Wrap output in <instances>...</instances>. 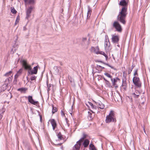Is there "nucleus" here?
Instances as JSON below:
<instances>
[{
	"instance_id": "obj_37",
	"label": "nucleus",
	"mask_w": 150,
	"mask_h": 150,
	"mask_svg": "<svg viewBox=\"0 0 150 150\" xmlns=\"http://www.w3.org/2000/svg\"><path fill=\"white\" fill-rule=\"evenodd\" d=\"M17 78L16 77L14 78L13 81V85H16L17 84Z\"/></svg>"
},
{
	"instance_id": "obj_13",
	"label": "nucleus",
	"mask_w": 150,
	"mask_h": 150,
	"mask_svg": "<svg viewBox=\"0 0 150 150\" xmlns=\"http://www.w3.org/2000/svg\"><path fill=\"white\" fill-rule=\"evenodd\" d=\"M49 121L51 124L53 130H54L57 127V124L55 120L54 119H51L49 120Z\"/></svg>"
},
{
	"instance_id": "obj_35",
	"label": "nucleus",
	"mask_w": 150,
	"mask_h": 150,
	"mask_svg": "<svg viewBox=\"0 0 150 150\" xmlns=\"http://www.w3.org/2000/svg\"><path fill=\"white\" fill-rule=\"evenodd\" d=\"M92 35H93V32H90L88 34V36L89 37V38L88 39V41H89L90 40V39H91V38L92 37Z\"/></svg>"
},
{
	"instance_id": "obj_25",
	"label": "nucleus",
	"mask_w": 150,
	"mask_h": 150,
	"mask_svg": "<svg viewBox=\"0 0 150 150\" xmlns=\"http://www.w3.org/2000/svg\"><path fill=\"white\" fill-rule=\"evenodd\" d=\"M57 136L59 139L61 140L64 139V138L62 136L60 132H59L57 134Z\"/></svg>"
},
{
	"instance_id": "obj_27",
	"label": "nucleus",
	"mask_w": 150,
	"mask_h": 150,
	"mask_svg": "<svg viewBox=\"0 0 150 150\" xmlns=\"http://www.w3.org/2000/svg\"><path fill=\"white\" fill-rule=\"evenodd\" d=\"M52 114H53L54 113L56 112L57 111V109L56 108L54 107V106L53 105H52Z\"/></svg>"
},
{
	"instance_id": "obj_50",
	"label": "nucleus",
	"mask_w": 150,
	"mask_h": 150,
	"mask_svg": "<svg viewBox=\"0 0 150 150\" xmlns=\"http://www.w3.org/2000/svg\"><path fill=\"white\" fill-rule=\"evenodd\" d=\"M26 25L25 26H24L23 27V30L24 31H25L27 30V29L26 27Z\"/></svg>"
},
{
	"instance_id": "obj_8",
	"label": "nucleus",
	"mask_w": 150,
	"mask_h": 150,
	"mask_svg": "<svg viewBox=\"0 0 150 150\" xmlns=\"http://www.w3.org/2000/svg\"><path fill=\"white\" fill-rule=\"evenodd\" d=\"M113 26L115 28L117 31L121 32L122 30V27L118 22L115 21L113 24Z\"/></svg>"
},
{
	"instance_id": "obj_14",
	"label": "nucleus",
	"mask_w": 150,
	"mask_h": 150,
	"mask_svg": "<svg viewBox=\"0 0 150 150\" xmlns=\"http://www.w3.org/2000/svg\"><path fill=\"white\" fill-rule=\"evenodd\" d=\"M82 143V145L83 146L84 148H86L88 147L89 143L90 141L88 139H86L83 141Z\"/></svg>"
},
{
	"instance_id": "obj_31",
	"label": "nucleus",
	"mask_w": 150,
	"mask_h": 150,
	"mask_svg": "<svg viewBox=\"0 0 150 150\" xmlns=\"http://www.w3.org/2000/svg\"><path fill=\"white\" fill-rule=\"evenodd\" d=\"M20 20V16L19 15H18L16 18V20L15 24H14V25H16L17 23H18L19 22V21Z\"/></svg>"
},
{
	"instance_id": "obj_61",
	"label": "nucleus",
	"mask_w": 150,
	"mask_h": 150,
	"mask_svg": "<svg viewBox=\"0 0 150 150\" xmlns=\"http://www.w3.org/2000/svg\"><path fill=\"white\" fill-rule=\"evenodd\" d=\"M94 150H97L96 149V148L95 147V146H94Z\"/></svg>"
},
{
	"instance_id": "obj_43",
	"label": "nucleus",
	"mask_w": 150,
	"mask_h": 150,
	"mask_svg": "<svg viewBox=\"0 0 150 150\" xmlns=\"http://www.w3.org/2000/svg\"><path fill=\"white\" fill-rule=\"evenodd\" d=\"M4 111L2 112L1 113H0V120H1L3 117V114L4 112Z\"/></svg>"
},
{
	"instance_id": "obj_1",
	"label": "nucleus",
	"mask_w": 150,
	"mask_h": 150,
	"mask_svg": "<svg viewBox=\"0 0 150 150\" xmlns=\"http://www.w3.org/2000/svg\"><path fill=\"white\" fill-rule=\"evenodd\" d=\"M127 3L125 0H122L120 1L119 5L123 6L121 10L119 12L117 16L118 21L124 25L126 23V18L127 15Z\"/></svg>"
},
{
	"instance_id": "obj_55",
	"label": "nucleus",
	"mask_w": 150,
	"mask_h": 150,
	"mask_svg": "<svg viewBox=\"0 0 150 150\" xmlns=\"http://www.w3.org/2000/svg\"><path fill=\"white\" fill-rule=\"evenodd\" d=\"M91 50H92V51H93L94 50V47H91Z\"/></svg>"
},
{
	"instance_id": "obj_10",
	"label": "nucleus",
	"mask_w": 150,
	"mask_h": 150,
	"mask_svg": "<svg viewBox=\"0 0 150 150\" xmlns=\"http://www.w3.org/2000/svg\"><path fill=\"white\" fill-rule=\"evenodd\" d=\"M111 36V40L112 42L114 44H118L119 40V36L115 35H112Z\"/></svg>"
},
{
	"instance_id": "obj_6",
	"label": "nucleus",
	"mask_w": 150,
	"mask_h": 150,
	"mask_svg": "<svg viewBox=\"0 0 150 150\" xmlns=\"http://www.w3.org/2000/svg\"><path fill=\"white\" fill-rule=\"evenodd\" d=\"M25 98L28 99V101L30 103L36 106H37L38 105H39V102L38 101H35L33 99L32 96H25Z\"/></svg>"
},
{
	"instance_id": "obj_44",
	"label": "nucleus",
	"mask_w": 150,
	"mask_h": 150,
	"mask_svg": "<svg viewBox=\"0 0 150 150\" xmlns=\"http://www.w3.org/2000/svg\"><path fill=\"white\" fill-rule=\"evenodd\" d=\"M61 114L62 116H65L64 112L62 110L61 111Z\"/></svg>"
},
{
	"instance_id": "obj_24",
	"label": "nucleus",
	"mask_w": 150,
	"mask_h": 150,
	"mask_svg": "<svg viewBox=\"0 0 150 150\" xmlns=\"http://www.w3.org/2000/svg\"><path fill=\"white\" fill-rule=\"evenodd\" d=\"M17 45H15L13 46V48L14 49H12L11 51V53L13 54L14 52H15L16 50H17L18 47H17Z\"/></svg>"
},
{
	"instance_id": "obj_39",
	"label": "nucleus",
	"mask_w": 150,
	"mask_h": 150,
	"mask_svg": "<svg viewBox=\"0 0 150 150\" xmlns=\"http://www.w3.org/2000/svg\"><path fill=\"white\" fill-rule=\"evenodd\" d=\"M104 74L107 77L111 78V79L112 78V76L111 75L108 73H105Z\"/></svg>"
},
{
	"instance_id": "obj_42",
	"label": "nucleus",
	"mask_w": 150,
	"mask_h": 150,
	"mask_svg": "<svg viewBox=\"0 0 150 150\" xmlns=\"http://www.w3.org/2000/svg\"><path fill=\"white\" fill-rule=\"evenodd\" d=\"M99 50V48L98 46H97L95 49L94 48V52H95V53H96V52H98Z\"/></svg>"
},
{
	"instance_id": "obj_56",
	"label": "nucleus",
	"mask_w": 150,
	"mask_h": 150,
	"mask_svg": "<svg viewBox=\"0 0 150 150\" xmlns=\"http://www.w3.org/2000/svg\"><path fill=\"white\" fill-rule=\"evenodd\" d=\"M144 132L146 133V130L144 128Z\"/></svg>"
},
{
	"instance_id": "obj_30",
	"label": "nucleus",
	"mask_w": 150,
	"mask_h": 150,
	"mask_svg": "<svg viewBox=\"0 0 150 150\" xmlns=\"http://www.w3.org/2000/svg\"><path fill=\"white\" fill-rule=\"evenodd\" d=\"M139 95L137 94V92H136V93H133L132 94V96L134 98H138L139 97Z\"/></svg>"
},
{
	"instance_id": "obj_54",
	"label": "nucleus",
	"mask_w": 150,
	"mask_h": 150,
	"mask_svg": "<svg viewBox=\"0 0 150 150\" xmlns=\"http://www.w3.org/2000/svg\"><path fill=\"white\" fill-rule=\"evenodd\" d=\"M59 63L61 65H63V64H62V62H60V61H59Z\"/></svg>"
},
{
	"instance_id": "obj_52",
	"label": "nucleus",
	"mask_w": 150,
	"mask_h": 150,
	"mask_svg": "<svg viewBox=\"0 0 150 150\" xmlns=\"http://www.w3.org/2000/svg\"><path fill=\"white\" fill-rule=\"evenodd\" d=\"M92 74L93 76V79H94V70H93V69H92Z\"/></svg>"
},
{
	"instance_id": "obj_38",
	"label": "nucleus",
	"mask_w": 150,
	"mask_h": 150,
	"mask_svg": "<svg viewBox=\"0 0 150 150\" xmlns=\"http://www.w3.org/2000/svg\"><path fill=\"white\" fill-rule=\"evenodd\" d=\"M37 77L35 76H32L30 77V80L31 81H32L33 80H36V79Z\"/></svg>"
},
{
	"instance_id": "obj_5",
	"label": "nucleus",
	"mask_w": 150,
	"mask_h": 150,
	"mask_svg": "<svg viewBox=\"0 0 150 150\" xmlns=\"http://www.w3.org/2000/svg\"><path fill=\"white\" fill-rule=\"evenodd\" d=\"M110 43L109 41L108 36L106 35L105 36L104 42V47L105 49L106 50H110L111 48H110Z\"/></svg>"
},
{
	"instance_id": "obj_16",
	"label": "nucleus",
	"mask_w": 150,
	"mask_h": 150,
	"mask_svg": "<svg viewBox=\"0 0 150 150\" xmlns=\"http://www.w3.org/2000/svg\"><path fill=\"white\" fill-rule=\"evenodd\" d=\"M111 80L112 81V85H113L115 86V87H117V86H116V83L117 82V81H119L120 79L118 78H114L113 79H111Z\"/></svg>"
},
{
	"instance_id": "obj_17",
	"label": "nucleus",
	"mask_w": 150,
	"mask_h": 150,
	"mask_svg": "<svg viewBox=\"0 0 150 150\" xmlns=\"http://www.w3.org/2000/svg\"><path fill=\"white\" fill-rule=\"evenodd\" d=\"M96 54H100L104 55L105 57L106 60H107L108 58V55L103 52L98 51V52H96Z\"/></svg>"
},
{
	"instance_id": "obj_9",
	"label": "nucleus",
	"mask_w": 150,
	"mask_h": 150,
	"mask_svg": "<svg viewBox=\"0 0 150 150\" xmlns=\"http://www.w3.org/2000/svg\"><path fill=\"white\" fill-rule=\"evenodd\" d=\"M34 8V7L32 6H30L26 10V16L25 19L28 20L29 18L31 16V13L32 10Z\"/></svg>"
},
{
	"instance_id": "obj_32",
	"label": "nucleus",
	"mask_w": 150,
	"mask_h": 150,
	"mask_svg": "<svg viewBox=\"0 0 150 150\" xmlns=\"http://www.w3.org/2000/svg\"><path fill=\"white\" fill-rule=\"evenodd\" d=\"M47 92L48 93H49V91L50 90V88L51 86V84H48V81L47 82Z\"/></svg>"
},
{
	"instance_id": "obj_20",
	"label": "nucleus",
	"mask_w": 150,
	"mask_h": 150,
	"mask_svg": "<svg viewBox=\"0 0 150 150\" xmlns=\"http://www.w3.org/2000/svg\"><path fill=\"white\" fill-rule=\"evenodd\" d=\"M88 136V134H86L85 132H83L82 133V137L79 140L82 142L83 140L86 139Z\"/></svg>"
},
{
	"instance_id": "obj_21",
	"label": "nucleus",
	"mask_w": 150,
	"mask_h": 150,
	"mask_svg": "<svg viewBox=\"0 0 150 150\" xmlns=\"http://www.w3.org/2000/svg\"><path fill=\"white\" fill-rule=\"evenodd\" d=\"M25 4H35V0H23Z\"/></svg>"
},
{
	"instance_id": "obj_51",
	"label": "nucleus",
	"mask_w": 150,
	"mask_h": 150,
	"mask_svg": "<svg viewBox=\"0 0 150 150\" xmlns=\"http://www.w3.org/2000/svg\"><path fill=\"white\" fill-rule=\"evenodd\" d=\"M65 120L66 121L68 125V126H69V124L68 123V119L67 118H66Z\"/></svg>"
},
{
	"instance_id": "obj_18",
	"label": "nucleus",
	"mask_w": 150,
	"mask_h": 150,
	"mask_svg": "<svg viewBox=\"0 0 150 150\" xmlns=\"http://www.w3.org/2000/svg\"><path fill=\"white\" fill-rule=\"evenodd\" d=\"M58 67L57 66H54L53 68V73L55 75L57 74L59 71Z\"/></svg>"
},
{
	"instance_id": "obj_15",
	"label": "nucleus",
	"mask_w": 150,
	"mask_h": 150,
	"mask_svg": "<svg viewBox=\"0 0 150 150\" xmlns=\"http://www.w3.org/2000/svg\"><path fill=\"white\" fill-rule=\"evenodd\" d=\"M94 103H96V104L98 106V108H99L101 109H103L104 108V105L101 101H98V102H96L94 101Z\"/></svg>"
},
{
	"instance_id": "obj_23",
	"label": "nucleus",
	"mask_w": 150,
	"mask_h": 150,
	"mask_svg": "<svg viewBox=\"0 0 150 150\" xmlns=\"http://www.w3.org/2000/svg\"><path fill=\"white\" fill-rule=\"evenodd\" d=\"M22 72V69H20L19 70V71H18L17 72V73L16 74V75H15L14 78H17L18 77V76H20Z\"/></svg>"
},
{
	"instance_id": "obj_58",
	"label": "nucleus",
	"mask_w": 150,
	"mask_h": 150,
	"mask_svg": "<svg viewBox=\"0 0 150 150\" xmlns=\"http://www.w3.org/2000/svg\"><path fill=\"white\" fill-rule=\"evenodd\" d=\"M132 69H132H132L134 67V66H133V65H132Z\"/></svg>"
},
{
	"instance_id": "obj_3",
	"label": "nucleus",
	"mask_w": 150,
	"mask_h": 150,
	"mask_svg": "<svg viewBox=\"0 0 150 150\" xmlns=\"http://www.w3.org/2000/svg\"><path fill=\"white\" fill-rule=\"evenodd\" d=\"M116 120L115 117V114L114 112L112 110H111L109 115L106 117L105 120V122L106 123H109L111 122H116Z\"/></svg>"
},
{
	"instance_id": "obj_36",
	"label": "nucleus",
	"mask_w": 150,
	"mask_h": 150,
	"mask_svg": "<svg viewBox=\"0 0 150 150\" xmlns=\"http://www.w3.org/2000/svg\"><path fill=\"white\" fill-rule=\"evenodd\" d=\"M11 11L12 13L14 14H16L17 12V11L13 7L11 8Z\"/></svg>"
},
{
	"instance_id": "obj_41",
	"label": "nucleus",
	"mask_w": 150,
	"mask_h": 150,
	"mask_svg": "<svg viewBox=\"0 0 150 150\" xmlns=\"http://www.w3.org/2000/svg\"><path fill=\"white\" fill-rule=\"evenodd\" d=\"M134 76H138V74H137V70L136 69L135 70L134 73Z\"/></svg>"
},
{
	"instance_id": "obj_34",
	"label": "nucleus",
	"mask_w": 150,
	"mask_h": 150,
	"mask_svg": "<svg viewBox=\"0 0 150 150\" xmlns=\"http://www.w3.org/2000/svg\"><path fill=\"white\" fill-rule=\"evenodd\" d=\"M12 71H9L8 72H7L4 75V76H11H11H12H12H11V74H12Z\"/></svg>"
},
{
	"instance_id": "obj_45",
	"label": "nucleus",
	"mask_w": 150,
	"mask_h": 150,
	"mask_svg": "<svg viewBox=\"0 0 150 150\" xmlns=\"http://www.w3.org/2000/svg\"><path fill=\"white\" fill-rule=\"evenodd\" d=\"M123 76L125 78L126 76H127V74L125 73V71H123Z\"/></svg>"
},
{
	"instance_id": "obj_47",
	"label": "nucleus",
	"mask_w": 150,
	"mask_h": 150,
	"mask_svg": "<svg viewBox=\"0 0 150 150\" xmlns=\"http://www.w3.org/2000/svg\"><path fill=\"white\" fill-rule=\"evenodd\" d=\"M39 115L40 116V121L41 122H42V116L41 115H40V114H39Z\"/></svg>"
},
{
	"instance_id": "obj_60",
	"label": "nucleus",
	"mask_w": 150,
	"mask_h": 150,
	"mask_svg": "<svg viewBox=\"0 0 150 150\" xmlns=\"http://www.w3.org/2000/svg\"><path fill=\"white\" fill-rule=\"evenodd\" d=\"M122 86L123 87L124 86V87L123 88H125V86H124V85H122Z\"/></svg>"
},
{
	"instance_id": "obj_63",
	"label": "nucleus",
	"mask_w": 150,
	"mask_h": 150,
	"mask_svg": "<svg viewBox=\"0 0 150 150\" xmlns=\"http://www.w3.org/2000/svg\"><path fill=\"white\" fill-rule=\"evenodd\" d=\"M117 46H118V47H120V45H119L118 44L117 45Z\"/></svg>"
},
{
	"instance_id": "obj_48",
	"label": "nucleus",
	"mask_w": 150,
	"mask_h": 150,
	"mask_svg": "<svg viewBox=\"0 0 150 150\" xmlns=\"http://www.w3.org/2000/svg\"><path fill=\"white\" fill-rule=\"evenodd\" d=\"M105 83L106 84L108 85H109L110 84L109 81L107 80H106V81H105Z\"/></svg>"
},
{
	"instance_id": "obj_2",
	"label": "nucleus",
	"mask_w": 150,
	"mask_h": 150,
	"mask_svg": "<svg viewBox=\"0 0 150 150\" xmlns=\"http://www.w3.org/2000/svg\"><path fill=\"white\" fill-rule=\"evenodd\" d=\"M20 62L22 63V66L24 69L26 70H28V74L29 75H33L36 74L38 72V68H40L38 65L34 67L33 70H32V68L30 65H29L27 63L26 60L21 59Z\"/></svg>"
},
{
	"instance_id": "obj_53",
	"label": "nucleus",
	"mask_w": 150,
	"mask_h": 150,
	"mask_svg": "<svg viewBox=\"0 0 150 150\" xmlns=\"http://www.w3.org/2000/svg\"><path fill=\"white\" fill-rule=\"evenodd\" d=\"M63 148L64 147L63 146H61V147H60V149H61L62 150H63Z\"/></svg>"
},
{
	"instance_id": "obj_62",
	"label": "nucleus",
	"mask_w": 150,
	"mask_h": 150,
	"mask_svg": "<svg viewBox=\"0 0 150 150\" xmlns=\"http://www.w3.org/2000/svg\"><path fill=\"white\" fill-rule=\"evenodd\" d=\"M20 60V58H19L18 59V62H19V61Z\"/></svg>"
},
{
	"instance_id": "obj_49",
	"label": "nucleus",
	"mask_w": 150,
	"mask_h": 150,
	"mask_svg": "<svg viewBox=\"0 0 150 150\" xmlns=\"http://www.w3.org/2000/svg\"><path fill=\"white\" fill-rule=\"evenodd\" d=\"M132 70V69H129L128 71V73L129 74H130L131 73Z\"/></svg>"
},
{
	"instance_id": "obj_59",
	"label": "nucleus",
	"mask_w": 150,
	"mask_h": 150,
	"mask_svg": "<svg viewBox=\"0 0 150 150\" xmlns=\"http://www.w3.org/2000/svg\"><path fill=\"white\" fill-rule=\"evenodd\" d=\"M103 79H104V80L105 81H106V80H107L106 79H105V78H103Z\"/></svg>"
},
{
	"instance_id": "obj_40",
	"label": "nucleus",
	"mask_w": 150,
	"mask_h": 150,
	"mask_svg": "<svg viewBox=\"0 0 150 150\" xmlns=\"http://www.w3.org/2000/svg\"><path fill=\"white\" fill-rule=\"evenodd\" d=\"M87 104H88V105L89 104V105H90L91 106V107H92V108H94V105L92 103H91V102L89 101L88 102V103ZM88 105L89 106V105Z\"/></svg>"
},
{
	"instance_id": "obj_7",
	"label": "nucleus",
	"mask_w": 150,
	"mask_h": 150,
	"mask_svg": "<svg viewBox=\"0 0 150 150\" xmlns=\"http://www.w3.org/2000/svg\"><path fill=\"white\" fill-rule=\"evenodd\" d=\"M132 81L134 84L138 87H140L141 83L139 77L137 76H134L133 78Z\"/></svg>"
},
{
	"instance_id": "obj_19",
	"label": "nucleus",
	"mask_w": 150,
	"mask_h": 150,
	"mask_svg": "<svg viewBox=\"0 0 150 150\" xmlns=\"http://www.w3.org/2000/svg\"><path fill=\"white\" fill-rule=\"evenodd\" d=\"M88 11L87 13V19H89L91 15L92 9L89 6H88Z\"/></svg>"
},
{
	"instance_id": "obj_29",
	"label": "nucleus",
	"mask_w": 150,
	"mask_h": 150,
	"mask_svg": "<svg viewBox=\"0 0 150 150\" xmlns=\"http://www.w3.org/2000/svg\"><path fill=\"white\" fill-rule=\"evenodd\" d=\"M25 146L27 150H31V147L29 144H27Z\"/></svg>"
},
{
	"instance_id": "obj_28",
	"label": "nucleus",
	"mask_w": 150,
	"mask_h": 150,
	"mask_svg": "<svg viewBox=\"0 0 150 150\" xmlns=\"http://www.w3.org/2000/svg\"><path fill=\"white\" fill-rule=\"evenodd\" d=\"M87 38L83 37L82 38L81 42V44L82 45H84L85 42H86L87 41Z\"/></svg>"
},
{
	"instance_id": "obj_26",
	"label": "nucleus",
	"mask_w": 150,
	"mask_h": 150,
	"mask_svg": "<svg viewBox=\"0 0 150 150\" xmlns=\"http://www.w3.org/2000/svg\"><path fill=\"white\" fill-rule=\"evenodd\" d=\"M21 124L22 126H23L24 129L25 130H26V128L25 127V122L24 119H23L22 120V121L21 122Z\"/></svg>"
},
{
	"instance_id": "obj_46",
	"label": "nucleus",
	"mask_w": 150,
	"mask_h": 150,
	"mask_svg": "<svg viewBox=\"0 0 150 150\" xmlns=\"http://www.w3.org/2000/svg\"><path fill=\"white\" fill-rule=\"evenodd\" d=\"M63 144V143H59L57 144H55L56 146H61L62 145V144Z\"/></svg>"
},
{
	"instance_id": "obj_4",
	"label": "nucleus",
	"mask_w": 150,
	"mask_h": 150,
	"mask_svg": "<svg viewBox=\"0 0 150 150\" xmlns=\"http://www.w3.org/2000/svg\"><path fill=\"white\" fill-rule=\"evenodd\" d=\"M12 79V76H11V77H9L6 79L4 84L2 86L1 88V91H4L7 89L8 84L11 82Z\"/></svg>"
},
{
	"instance_id": "obj_22",
	"label": "nucleus",
	"mask_w": 150,
	"mask_h": 150,
	"mask_svg": "<svg viewBox=\"0 0 150 150\" xmlns=\"http://www.w3.org/2000/svg\"><path fill=\"white\" fill-rule=\"evenodd\" d=\"M28 89L25 88H21L17 89L18 91H20L21 93H25Z\"/></svg>"
},
{
	"instance_id": "obj_11",
	"label": "nucleus",
	"mask_w": 150,
	"mask_h": 150,
	"mask_svg": "<svg viewBox=\"0 0 150 150\" xmlns=\"http://www.w3.org/2000/svg\"><path fill=\"white\" fill-rule=\"evenodd\" d=\"M82 142L79 140L76 142V144L73 147L74 150H79L82 145Z\"/></svg>"
},
{
	"instance_id": "obj_57",
	"label": "nucleus",
	"mask_w": 150,
	"mask_h": 150,
	"mask_svg": "<svg viewBox=\"0 0 150 150\" xmlns=\"http://www.w3.org/2000/svg\"><path fill=\"white\" fill-rule=\"evenodd\" d=\"M76 16H77L76 14L74 16V18H76Z\"/></svg>"
},
{
	"instance_id": "obj_33",
	"label": "nucleus",
	"mask_w": 150,
	"mask_h": 150,
	"mask_svg": "<svg viewBox=\"0 0 150 150\" xmlns=\"http://www.w3.org/2000/svg\"><path fill=\"white\" fill-rule=\"evenodd\" d=\"M91 142L89 146V148L90 150H94V144Z\"/></svg>"
},
{
	"instance_id": "obj_64",
	"label": "nucleus",
	"mask_w": 150,
	"mask_h": 150,
	"mask_svg": "<svg viewBox=\"0 0 150 150\" xmlns=\"http://www.w3.org/2000/svg\"><path fill=\"white\" fill-rule=\"evenodd\" d=\"M144 101L143 102H142V103L143 104H144Z\"/></svg>"
},
{
	"instance_id": "obj_12",
	"label": "nucleus",
	"mask_w": 150,
	"mask_h": 150,
	"mask_svg": "<svg viewBox=\"0 0 150 150\" xmlns=\"http://www.w3.org/2000/svg\"><path fill=\"white\" fill-rule=\"evenodd\" d=\"M86 105L88 106V108L89 110L90 111V112L88 111V119L89 120H92L93 118V117H92V113H94V112L93 110H91L90 109L88 104H86Z\"/></svg>"
}]
</instances>
